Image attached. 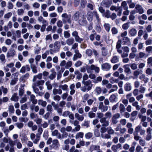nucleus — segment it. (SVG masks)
<instances>
[{
  "mask_svg": "<svg viewBox=\"0 0 152 152\" xmlns=\"http://www.w3.org/2000/svg\"><path fill=\"white\" fill-rule=\"evenodd\" d=\"M15 144L16 145L17 148L18 149H20L22 148V145L19 140H15Z\"/></svg>",
  "mask_w": 152,
  "mask_h": 152,
  "instance_id": "e433bc0d",
  "label": "nucleus"
},
{
  "mask_svg": "<svg viewBox=\"0 0 152 152\" xmlns=\"http://www.w3.org/2000/svg\"><path fill=\"white\" fill-rule=\"evenodd\" d=\"M98 108L102 112H104L108 110V106L104 105L102 102H100L99 104Z\"/></svg>",
  "mask_w": 152,
  "mask_h": 152,
  "instance_id": "7ed1b4c3",
  "label": "nucleus"
},
{
  "mask_svg": "<svg viewBox=\"0 0 152 152\" xmlns=\"http://www.w3.org/2000/svg\"><path fill=\"white\" fill-rule=\"evenodd\" d=\"M80 12L77 11L73 15L72 17V19L73 20L75 21H77L79 18Z\"/></svg>",
  "mask_w": 152,
  "mask_h": 152,
  "instance_id": "f3484780",
  "label": "nucleus"
},
{
  "mask_svg": "<svg viewBox=\"0 0 152 152\" xmlns=\"http://www.w3.org/2000/svg\"><path fill=\"white\" fill-rule=\"evenodd\" d=\"M122 49L124 52L128 53L129 51V48L127 46H124L122 48Z\"/></svg>",
  "mask_w": 152,
  "mask_h": 152,
  "instance_id": "69168bd1",
  "label": "nucleus"
},
{
  "mask_svg": "<svg viewBox=\"0 0 152 152\" xmlns=\"http://www.w3.org/2000/svg\"><path fill=\"white\" fill-rule=\"evenodd\" d=\"M129 22H128L123 24L122 26V28L124 30H127L129 27Z\"/></svg>",
  "mask_w": 152,
  "mask_h": 152,
  "instance_id": "4d7b16f0",
  "label": "nucleus"
},
{
  "mask_svg": "<svg viewBox=\"0 0 152 152\" xmlns=\"http://www.w3.org/2000/svg\"><path fill=\"white\" fill-rule=\"evenodd\" d=\"M45 85L47 86V89L48 90H50L52 88V86L50 82L49 81H48L45 82Z\"/></svg>",
  "mask_w": 152,
  "mask_h": 152,
  "instance_id": "49530a36",
  "label": "nucleus"
},
{
  "mask_svg": "<svg viewBox=\"0 0 152 152\" xmlns=\"http://www.w3.org/2000/svg\"><path fill=\"white\" fill-rule=\"evenodd\" d=\"M53 93L55 95H56L57 94L60 95L62 93V91L61 89H57L54 88L53 90Z\"/></svg>",
  "mask_w": 152,
  "mask_h": 152,
  "instance_id": "cd10ccee",
  "label": "nucleus"
},
{
  "mask_svg": "<svg viewBox=\"0 0 152 152\" xmlns=\"http://www.w3.org/2000/svg\"><path fill=\"white\" fill-rule=\"evenodd\" d=\"M74 42V39L72 38H69L66 41V44L69 46H70L72 45Z\"/></svg>",
  "mask_w": 152,
  "mask_h": 152,
  "instance_id": "c85d7f7f",
  "label": "nucleus"
},
{
  "mask_svg": "<svg viewBox=\"0 0 152 152\" xmlns=\"http://www.w3.org/2000/svg\"><path fill=\"white\" fill-rule=\"evenodd\" d=\"M100 122L102 124V126H103L106 127L109 125V122L107 120L106 118H103L100 119Z\"/></svg>",
  "mask_w": 152,
  "mask_h": 152,
  "instance_id": "20e7f679",
  "label": "nucleus"
},
{
  "mask_svg": "<svg viewBox=\"0 0 152 152\" xmlns=\"http://www.w3.org/2000/svg\"><path fill=\"white\" fill-rule=\"evenodd\" d=\"M100 23H96V29L98 32H100L101 31V28L100 25Z\"/></svg>",
  "mask_w": 152,
  "mask_h": 152,
  "instance_id": "052dcab7",
  "label": "nucleus"
},
{
  "mask_svg": "<svg viewBox=\"0 0 152 152\" xmlns=\"http://www.w3.org/2000/svg\"><path fill=\"white\" fill-rule=\"evenodd\" d=\"M102 69L104 71H108L111 68L110 64L107 63L103 64L101 66Z\"/></svg>",
  "mask_w": 152,
  "mask_h": 152,
  "instance_id": "39448f33",
  "label": "nucleus"
},
{
  "mask_svg": "<svg viewBox=\"0 0 152 152\" xmlns=\"http://www.w3.org/2000/svg\"><path fill=\"white\" fill-rule=\"evenodd\" d=\"M38 104L39 105H41L42 107H45L46 106L47 103L46 101L39 99L38 101Z\"/></svg>",
  "mask_w": 152,
  "mask_h": 152,
  "instance_id": "a19ab883",
  "label": "nucleus"
},
{
  "mask_svg": "<svg viewBox=\"0 0 152 152\" xmlns=\"http://www.w3.org/2000/svg\"><path fill=\"white\" fill-rule=\"evenodd\" d=\"M132 89V86L130 83H127L124 85V90L125 91H128Z\"/></svg>",
  "mask_w": 152,
  "mask_h": 152,
  "instance_id": "a878e982",
  "label": "nucleus"
},
{
  "mask_svg": "<svg viewBox=\"0 0 152 152\" xmlns=\"http://www.w3.org/2000/svg\"><path fill=\"white\" fill-rule=\"evenodd\" d=\"M84 133L82 132H79L77 133L75 136L76 139H77L79 138H83V137Z\"/></svg>",
  "mask_w": 152,
  "mask_h": 152,
  "instance_id": "79ce46f5",
  "label": "nucleus"
},
{
  "mask_svg": "<svg viewBox=\"0 0 152 152\" xmlns=\"http://www.w3.org/2000/svg\"><path fill=\"white\" fill-rule=\"evenodd\" d=\"M130 66L131 69L133 70H136L137 68V64L135 63L131 64L130 65Z\"/></svg>",
  "mask_w": 152,
  "mask_h": 152,
  "instance_id": "774afa93",
  "label": "nucleus"
},
{
  "mask_svg": "<svg viewBox=\"0 0 152 152\" xmlns=\"http://www.w3.org/2000/svg\"><path fill=\"white\" fill-rule=\"evenodd\" d=\"M103 27L107 32H109L110 28V24L104 23L103 25Z\"/></svg>",
  "mask_w": 152,
  "mask_h": 152,
  "instance_id": "4c0bfd02",
  "label": "nucleus"
},
{
  "mask_svg": "<svg viewBox=\"0 0 152 152\" xmlns=\"http://www.w3.org/2000/svg\"><path fill=\"white\" fill-rule=\"evenodd\" d=\"M139 78L142 80L145 83H146L148 81L149 79L146 77L144 74L140 75L139 76Z\"/></svg>",
  "mask_w": 152,
  "mask_h": 152,
  "instance_id": "5701e85b",
  "label": "nucleus"
},
{
  "mask_svg": "<svg viewBox=\"0 0 152 152\" xmlns=\"http://www.w3.org/2000/svg\"><path fill=\"white\" fill-rule=\"evenodd\" d=\"M137 30L134 28H132L129 30V35L132 37L134 36L137 34Z\"/></svg>",
  "mask_w": 152,
  "mask_h": 152,
  "instance_id": "aec40b11",
  "label": "nucleus"
},
{
  "mask_svg": "<svg viewBox=\"0 0 152 152\" xmlns=\"http://www.w3.org/2000/svg\"><path fill=\"white\" fill-rule=\"evenodd\" d=\"M135 10H136L137 12H138L140 14H142L144 12L142 8V6L140 5H137L135 8Z\"/></svg>",
  "mask_w": 152,
  "mask_h": 152,
  "instance_id": "4468645a",
  "label": "nucleus"
},
{
  "mask_svg": "<svg viewBox=\"0 0 152 152\" xmlns=\"http://www.w3.org/2000/svg\"><path fill=\"white\" fill-rule=\"evenodd\" d=\"M59 145V144L58 140L57 139H55L53 140L50 146L52 148L56 149Z\"/></svg>",
  "mask_w": 152,
  "mask_h": 152,
  "instance_id": "423d86ee",
  "label": "nucleus"
},
{
  "mask_svg": "<svg viewBox=\"0 0 152 152\" xmlns=\"http://www.w3.org/2000/svg\"><path fill=\"white\" fill-rule=\"evenodd\" d=\"M74 52L75 54L74 55L72 58V60L74 61L76 60L77 58H81L82 56L81 54L79 53L78 50H74Z\"/></svg>",
  "mask_w": 152,
  "mask_h": 152,
  "instance_id": "0eeeda50",
  "label": "nucleus"
},
{
  "mask_svg": "<svg viewBox=\"0 0 152 152\" xmlns=\"http://www.w3.org/2000/svg\"><path fill=\"white\" fill-rule=\"evenodd\" d=\"M109 80L110 83L112 84H113L115 83H117L118 82V79H115L113 77H111Z\"/></svg>",
  "mask_w": 152,
  "mask_h": 152,
  "instance_id": "603ef678",
  "label": "nucleus"
},
{
  "mask_svg": "<svg viewBox=\"0 0 152 152\" xmlns=\"http://www.w3.org/2000/svg\"><path fill=\"white\" fill-rule=\"evenodd\" d=\"M35 84H32V88L33 89V91L34 92L37 94V93L39 92V89L36 87V86H37L35 85Z\"/></svg>",
  "mask_w": 152,
  "mask_h": 152,
  "instance_id": "864d4df0",
  "label": "nucleus"
},
{
  "mask_svg": "<svg viewBox=\"0 0 152 152\" xmlns=\"http://www.w3.org/2000/svg\"><path fill=\"white\" fill-rule=\"evenodd\" d=\"M57 112L59 115H60L62 113L63 110L62 108L59 107L58 106H57L54 109Z\"/></svg>",
  "mask_w": 152,
  "mask_h": 152,
  "instance_id": "13d9d810",
  "label": "nucleus"
},
{
  "mask_svg": "<svg viewBox=\"0 0 152 152\" xmlns=\"http://www.w3.org/2000/svg\"><path fill=\"white\" fill-rule=\"evenodd\" d=\"M30 100L33 104H36L37 102V100L35 99V96L34 94H32L30 96Z\"/></svg>",
  "mask_w": 152,
  "mask_h": 152,
  "instance_id": "473e14b6",
  "label": "nucleus"
},
{
  "mask_svg": "<svg viewBox=\"0 0 152 152\" xmlns=\"http://www.w3.org/2000/svg\"><path fill=\"white\" fill-rule=\"evenodd\" d=\"M8 89L6 88H5L3 86H1L0 87V96L2 94V91L4 95H6L8 92Z\"/></svg>",
  "mask_w": 152,
  "mask_h": 152,
  "instance_id": "4be33fe9",
  "label": "nucleus"
},
{
  "mask_svg": "<svg viewBox=\"0 0 152 152\" xmlns=\"http://www.w3.org/2000/svg\"><path fill=\"white\" fill-rule=\"evenodd\" d=\"M119 110L120 112L122 113L125 111V109L124 105L122 104H120L119 106Z\"/></svg>",
  "mask_w": 152,
  "mask_h": 152,
  "instance_id": "a18cd8bd",
  "label": "nucleus"
},
{
  "mask_svg": "<svg viewBox=\"0 0 152 152\" xmlns=\"http://www.w3.org/2000/svg\"><path fill=\"white\" fill-rule=\"evenodd\" d=\"M142 72L143 71L142 70L138 69L134 71L133 75L136 77H137L138 75L140 74H141Z\"/></svg>",
  "mask_w": 152,
  "mask_h": 152,
  "instance_id": "2f4dec72",
  "label": "nucleus"
},
{
  "mask_svg": "<svg viewBox=\"0 0 152 152\" xmlns=\"http://www.w3.org/2000/svg\"><path fill=\"white\" fill-rule=\"evenodd\" d=\"M84 86L81 87V90L83 92L88 91L91 90L92 87L91 82L90 80L86 81H82Z\"/></svg>",
  "mask_w": 152,
  "mask_h": 152,
  "instance_id": "f257e3e1",
  "label": "nucleus"
},
{
  "mask_svg": "<svg viewBox=\"0 0 152 152\" xmlns=\"http://www.w3.org/2000/svg\"><path fill=\"white\" fill-rule=\"evenodd\" d=\"M109 100L111 102H116L118 101L117 96L115 94H112L110 96Z\"/></svg>",
  "mask_w": 152,
  "mask_h": 152,
  "instance_id": "2eb2a0df",
  "label": "nucleus"
},
{
  "mask_svg": "<svg viewBox=\"0 0 152 152\" xmlns=\"http://www.w3.org/2000/svg\"><path fill=\"white\" fill-rule=\"evenodd\" d=\"M38 20L39 22H41L42 24L48 23V21L45 20L42 16H40L38 18Z\"/></svg>",
  "mask_w": 152,
  "mask_h": 152,
  "instance_id": "7c9ffc66",
  "label": "nucleus"
},
{
  "mask_svg": "<svg viewBox=\"0 0 152 152\" xmlns=\"http://www.w3.org/2000/svg\"><path fill=\"white\" fill-rule=\"evenodd\" d=\"M15 125L18 129H21L23 128L24 124L22 123L17 122L15 124Z\"/></svg>",
  "mask_w": 152,
  "mask_h": 152,
  "instance_id": "bf43d9fd",
  "label": "nucleus"
},
{
  "mask_svg": "<svg viewBox=\"0 0 152 152\" xmlns=\"http://www.w3.org/2000/svg\"><path fill=\"white\" fill-rule=\"evenodd\" d=\"M45 83L44 80H41L37 82L36 83H34L33 84H35V85L38 86H43Z\"/></svg>",
  "mask_w": 152,
  "mask_h": 152,
  "instance_id": "58836bf2",
  "label": "nucleus"
},
{
  "mask_svg": "<svg viewBox=\"0 0 152 152\" xmlns=\"http://www.w3.org/2000/svg\"><path fill=\"white\" fill-rule=\"evenodd\" d=\"M90 68L91 70H94L96 73H98L99 72L100 70L99 68L94 64H91Z\"/></svg>",
  "mask_w": 152,
  "mask_h": 152,
  "instance_id": "dca6fc26",
  "label": "nucleus"
},
{
  "mask_svg": "<svg viewBox=\"0 0 152 152\" xmlns=\"http://www.w3.org/2000/svg\"><path fill=\"white\" fill-rule=\"evenodd\" d=\"M59 87L62 89L63 91H68V86L66 84L61 85Z\"/></svg>",
  "mask_w": 152,
  "mask_h": 152,
  "instance_id": "ea45409f",
  "label": "nucleus"
},
{
  "mask_svg": "<svg viewBox=\"0 0 152 152\" xmlns=\"http://www.w3.org/2000/svg\"><path fill=\"white\" fill-rule=\"evenodd\" d=\"M122 149V145L118 143L116 145H114L112 146L111 149L114 152H117L119 149Z\"/></svg>",
  "mask_w": 152,
  "mask_h": 152,
  "instance_id": "6e6552de",
  "label": "nucleus"
},
{
  "mask_svg": "<svg viewBox=\"0 0 152 152\" xmlns=\"http://www.w3.org/2000/svg\"><path fill=\"white\" fill-rule=\"evenodd\" d=\"M75 117L78 121H82L84 119V117L83 115H80L77 113H76L75 114Z\"/></svg>",
  "mask_w": 152,
  "mask_h": 152,
  "instance_id": "412c9836",
  "label": "nucleus"
},
{
  "mask_svg": "<svg viewBox=\"0 0 152 152\" xmlns=\"http://www.w3.org/2000/svg\"><path fill=\"white\" fill-rule=\"evenodd\" d=\"M10 99L11 101L17 102L18 100V97L16 93H14Z\"/></svg>",
  "mask_w": 152,
  "mask_h": 152,
  "instance_id": "c756f323",
  "label": "nucleus"
},
{
  "mask_svg": "<svg viewBox=\"0 0 152 152\" xmlns=\"http://www.w3.org/2000/svg\"><path fill=\"white\" fill-rule=\"evenodd\" d=\"M64 37L65 38H69L70 36V34L69 32V31H65L64 33Z\"/></svg>",
  "mask_w": 152,
  "mask_h": 152,
  "instance_id": "0e129e2a",
  "label": "nucleus"
},
{
  "mask_svg": "<svg viewBox=\"0 0 152 152\" xmlns=\"http://www.w3.org/2000/svg\"><path fill=\"white\" fill-rule=\"evenodd\" d=\"M138 117L139 118L141 119V122L145 121L147 119L146 116H144L141 114H139L138 115Z\"/></svg>",
  "mask_w": 152,
  "mask_h": 152,
  "instance_id": "5fc2aeb1",
  "label": "nucleus"
},
{
  "mask_svg": "<svg viewBox=\"0 0 152 152\" xmlns=\"http://www.w3.org/2000/svg\"><path fill=\"white\" fill-rule=\"evenodd\" d=\"M15 53L16 52L14 50L12 49H10L7 53V57L9 58L10 57H13L15 55Z\"/></svg>",
  "mask_w": 152,
  "mask_h": 152,
  "instance_id": "9d476101",
  "label": "nucleus"
},
{
  "mask_svg": "<svg viewBox=\"0 0 152 152\" xmlns=\"http://www.w3.org/2000/svg\"><path fill=\"white\" fill-rule=\"evenodd\" d=\"M51 134L52 136H56L58 139H61V133L58 132V131L57 129L52 131Z\"/></svg>",
  "mask_w": 152,
  "mask_h": 152,
  "instance_id": "1a4fd4ad",
  "label": "nucleus"
},
{
  "mask_svg": "<svg viewBox=\"0 0 152 152\" xmlns=\"http://www.w3.org/2000/svg\"><path fill=\"white\" fill-rule=\"evenodd\" d=\"M13 7V4L11 2L9 1L7 2V8L8 9H12Z\"/></svg>",
  "mask_w": 152,
  "mask_h": 152,
  "instance_id": "680f3d73",
  "label": "nucleus"
},
{
  "mask_svg": "<svg viewBox=\"0 0 152 152\" xmlns=\"http://www.w3.org/2000/svg\"><path fill=\"white\" fill-rule=\"evenodd\" d=\"M102 56H106L108 52V50H107L106 49V48L104 47H102Z\"/></svg>",
  "mask_w": 152,
  "mask_h": 152,
  "instance_id": "c03bdc74",
  "label": "nucleus"
},
{
  "mask_svg": "<svg viewBox=\"0 0 152 152\" xmlns=\"http://www.w3.org/2000/svg\"><path fill=\"white\" fill-rule=\"evenodd\" d=\"M93 13L91 11H88L86 17L87 20L89 21L92 20Z\"/></svg>",
  "mask_w": 152,
  "mask_h": 152,
  "instance_id": "a211bd4d",
  "label": "nucleus"
},
{
  "mask_svg": "<svg viewBox=\"0 0 152 152\" xmlns=\"http://www.w3.org/2000/svg\"><path fill=\"white\" fill-rule=\"evenodd\" d=\"M119 61V57L116 56H113L110 60L111 62L114 64L118 62Z\"/></svg>",
  "mask_w": 152,
  "mask_h": 152,
  "instance_id": "b1692460",
  "label": "nucleus"
},
{
  "mask_svg": "<svg viewBox=\"0 0 152 152\" xmlns=\"http://www.w3.org/2000/svg\"><path fill=\"white\" fill-rule=\"evenodd\" d=\"M93 15L95 17L96 20V23H100L101 20L99 17V15L96 10H94L93 12Z\"/></svg>",
  "mask_w": 152,
  "mask_h": 152,
  "instance_id": "bb28decb",
  "label": "nucleus"
},
{
  "mask_svg": "<svg viewBox=\"0 0 152 152\" xmlns=\"http://www.w3.org/2000/svg\"><path fill=\"white\" fill-rule=\"evenodd\" d=\"M145 84H144L143 85H141L140 86L139 91L141 93H144L146 90V88L144 86H145Z\"/></svg>",
  "mask_w": 152,
  "mask_h": 152,
  "instance_id": "c9c22d12",
  "label": "nucleus"
},
{
  "mask_svg": "<svg viewBox=\"0 0 152 152\" xmlns=\"http://www.w3.org/2000/svg\"><path fill=\"white\" fill-rule=\"evenodd\" d=\"M86 53L88 56H91L92 54V51L91 49H87L86 50Z\"/></svg>",
  "mask_w": 152,
  "mask_h": 152,
  "instance_id": "e2e57ef3",
  "label": "nucleus"
},
{
  "mask_svg": "<svg viewBox=\"0 0 152 152\" xmlns=\"http://www.w3.org/2000/svg\"><path fill=\"white\" fill-rule=\"evenodd\" d=\"M8 111L10 113H13L14 112V108L13 105H10L8 106Z\"/></svg>",
  "mask_w": 152,
  "mask_h": 152,
  "instance_id": "338daca9",
  "label": "nucleus"
},
{
  "mask_svg": "<svg viewBox=\"0 0 152 152\" xmlns=\"http://www.w3.org/2000/svg\"><path fill=\"white\" fill-rule=\"evenodd\" d=\"M30 67L33 73L36 74L37 72V67L36 65L35 64L30 65Z\"/></svg>",
  "mask_w": 152,
  "mask_h": 152,
  "instance_id": "37998d69",
  "label": "nucleus"
},
{
  "mask_svg": "<svg viewBox=\"0 0 152 152\" xmlns=\"http://www.w3.org/2000/svg\"><path fill=\"white\" fill-rule=\"evenodd\" d=\"M40 136L38 134H36L35 139L32 140L34 144H37L40 140Z\"/></svg>",
  "mask_w": 152,
  "mask_h": 152,
  "instance_id": "f704fd0d",
  "label": "nucleus"
},
{
  "mask_svg": "<svg viewBox=\"0 0 152 152\" xmlns=\"http://www.w3.org/2000/svg\"><path fill=\"white\" fill-rule=\"evenodd\" d=\"M30 70V69L28 65L22 66L20 70L21 73H24L26 71L29 72Z\"/></svg>",
  "mask_w": 152,
  "mask_h": 152,
  "instance_id": "f8f14e48",
  "label": "nucleus"
},
{
  "mask_svg": "<svg viewBox=\"0 0 152 152\" xmlns=\"http://www.w3.org/2000/svg\"><path fill=\"white\" fill-rule=\"evenodd\" d=\"M0 60L2 63L4 64L6 62L5 56L3 54L0 55Z\"/></svg>",
  "mask_w": 152,
  "mask_h": 152,
  "instance_id": "de8ad7c7",
  "label": "nucleus"
},
{
  "mask_svg": "<svg viewBox=\"0 0 152 152\" xmlns=\"http://www.w3.org/2000/svg\"><path fill=\"white\" fill-rule=\"evenodd\" d=\"M60 42L58 41H56L54 43V51H58L60 48Z\"/></svg>",
  "mask_w": 152,
  "mask_h": 152,
  "instance_id": "9b49d317",
  "label": "nucleus"
},
{
  "mask_svg": "<svg viewBox=\"0 0 152 152\" xmlns=\"http://www.w3.org/2000/svg\"><path fill=\"white\" fill-rule=\"evenodd\" d=\"M61 16L62 18V20L64 23H66L67 22L69 24L71 23V15H68L66 13H64L62 14Z\"/></svg>",
  "mask_w": 152,
  "mask_h": 152,
  "instance_id": "f03ea898",
  "label": "nucleus"
},
{
  "mask_svg": "<svg viewBox=\"0 0 152 152\" xmlns=\"http://www.w3.org/2000/svg\"><path fill=\"white\" fill-rule=\"evenodd\" d=\"M122 9L123 8L124 10H128V7L126 1H124L121 3V6L120 7Z\"/></svg>",
  "mask_w": 152,
  "mask_h": 152,
  "instance_id": "72a5a7b5",
  "label": "nucleus"
},
{
  "mask_svg": "<svg viewBox=\"0 0 152 152\" xmlns=\"http://www.w3.org/2000/svg\"><path fill=\"white\" fill-rule=\"evenodd\" d=\"M130 65L129 64H126L123 66L124 70V72L126 73L130 74L131 73V70L129 68Z\"/></svg>",
  "mask_w": 152,
  "mask_h": 152,
  "instance_id": "ddd939ff",
  "label": "nucleus"
},
{
  "mask_svg": "<svg viewBox=\"0 0 152 152\" xmlns=\"http://www.w3.org/2000/svg\"><path fill=\"white\" fill-rule=\"evenodd\" d=\"M24 12V10L22 8L19 9L17 11V14L18 16H22Z\"/></svg>",
  "mask_w": 152,
  "mask_h": 152,
  "instance_id": "8fccbe9b",
  "label": "nucleus"
},
{
  "mask_svg": "<svg viewBox=\"0 0 152 152\" xmlns=\"http://www.w3.org/2000/svg\"><path fill=\"white\" fill-rule=\"evenodd\" d=\"M102 79V77L101 76H99L96 77V79L93 80V82L95 83H97L99 82H101Z\"/></svg>",
  "mask_w": 152,
  "mask_h": 152,
  "instance_id": "6e6d98bb",
  "label": "nucleus"
},
{
  "mask_svg": "<svg viewBox=\"0 0 152 152\" xmlns=\"http://www.w3.org/2000/svg\"><path fill=\"white\" fill-rule=\"evenodd\" d=\"M110 12L109 10H106L103 15V16H104L108 18H110Z\"/></svg>",
  "mask_w": 152,
  "mask_h": 152,
  "instance_id": "3c124183",
  "label": "nucleus"
},
{
  "mask_svg": "<svg viewBox=\"0 0 152 152\" xmlns=\"http://www.w3.org/2000/svg\"><path fill=\"white\" fill-rule=\"evenodd\" d=\"M89 97V95L88 94H85L82 98V102L85 103Z\"/></svg>",
  "mask_w": 152,
  "mask_h": 152,
  "instance_id": "09e8293b",
  "label": "nucleus"
},
{
  "mask_svg": "<svg viewBox=\"0 0 152 152\" xmlns=\"http://www.w3.org/2000/svg\"><path fill=\"white\" fill-rule=\"evenodd\" d=\"M99 148H100L99 146L92 145L90 146L89 149L90 151L93 152L95 151L99 150Z\"/></svg>",
  "mask_w": 152,
  "mask_h": 152,
  "instance_id": "6ab92c4d",
  "label": "nucleus"
},
{
  "mask_svg": "<svg viewBox=\"0 0 152 152\" xmlns=\"http://www.w3.org/2000/svg\"><path fill=\"white\" fill-rule=\"evenodd\" d=\"M87 21L85 18H83L79 20V24L82 26H85L87 24Z\"/></svg>",
  "mask_w": 152,
  "mask_h": 152,
  "instance_id": "393cba45",
  "label": "nucleus"
}]
</instances>
